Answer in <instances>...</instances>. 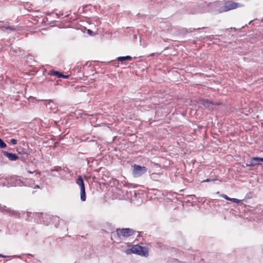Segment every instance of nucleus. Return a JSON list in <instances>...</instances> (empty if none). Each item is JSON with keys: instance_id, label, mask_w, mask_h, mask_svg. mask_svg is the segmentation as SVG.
Wrapping results in <instances>:
<instances>
[{"instance_id": "obj_7", "label": "nucleus", "mask_w": 263, "mask_h": 263, "mask_svg": "<svg viewBox=\"0 0 263 263\" xmlns=\"http://www.w3.org/2000/svg\"><path fill=\"white\" fill-rule=\"evenodd\" d=\"M260 162H263V158L253 157L250 160V164H248L247 165L253 166L260 164Z\"/></svg>"}, {"instance_id": "obj_19", "label": "nucleus", "mask_w": 263, "mask_h": 263, "mask_svg": "<svg viewBox=\"0 0 263 263\" xmlns=\"http://www.w3.org/2000/svg\"><path fill=\"white\" fill-rule=\"evenodd\" d=\"M235 203H239L241 202V200L236 198H233V201Z\"/></svg>"}, {"instance_id": "obj_8", "label": "nucleus", "mask_w": 263, "mask_h": 263, "mask_svg": "<svg viewBox=\"0 0 263 263\" xmlns=\"http://www.w3.org/2000/svg\"><path fill=\"white\" fill-rule=\"evenodd\" d=\"M0 211L3 213H7L10 215H14L15 211L5 205H0Z\"/></svg>"}, {"instance_id": "obj_10", "label": "nucleus", "mask_w": 263, "mask_h": 263, "mask_svg": "<svg viewBox=\"0 0 263 263\" xmlns=\"http://www.w3.org/2000/svg\"><path fill=\"white\" fill-rule=\"evenodd\" d=\"M203 105L208 108L209 109H213V104L211 102H209L208 100H204L203 101Z\"/></svg>"}, {"instance_id": "obj_13", "label": "nucleus", "mask_w": 263, "mask_h": 263, "mask_svg": "<svg viewBox=\"0 0 263 263\" xmlns=\"http://www.w3.org/2000/svg\"><path fill=\"white\" fill-rule=\"evenodd\" d=\"M49 74L57 76L58 78H61L63 76L62 73L53 70L49 71Z\"/></svg>"}, {"instance_id": "obj_20", "label": "nucleus", "mask_w": 263, "mask_h": 263, "mask_svg": "<svg viewBox=\"0 0 263 263\" xmlns=\"http://www.w3.org/2000/svg\"><path fill=\"white\" fill-rule=\"evenodd\" d=\"M214 181V180H210L209 179H206L205 180H203L202 182H210V181Z\"/></svg>"}, {"instance_id": "obj_11", "label": "nucleus", "mask_w": 263, "mask_h": 263, "mask_svg": "<svg viewBox=\"0 0 263 263\" xmlns=\"http://www.w3.org/2000/svg\"><path fill=\"white\" fill-rule=\"evenodd\" d=\"M46 108L54 110L56 109L57 107L56 105L52 101H49L46 104Z\"/></svg>"}, {"instance_id": "obj_16", "label": "nucleus", "mask_w": 263, "mask_h": 263, "mask_svg": "<svg viewBox=\"0 0 263 263\" xmlns=\"http://www.w3.org/2000/svg\"><path fill=\"white\" fill-rule=\"evenodd\" d=\"M6 144L3 141V140L0 138V147L1 148H4L6 147Z\"/></svg>"}, {"instance_id": "obj_9", "label": "nucleus", "mask_w": 263, "mask_h": 263, "mask_svg": "<svg viewBox=\"0 0 263 263\" xmlns=\"http://www.w3.org/2000/svg\"><path fill=\"white\" fill-rule=\"evenodd\" d=\"M26 181L27 183H28L29 186H30V187H33L34 189L40 188L39 185H36L34 187H33V185L34 184V181L32 180L31 179L26 178Z\"/></svg>"}, {"instance_id": "obj_4", "label": "nucleus", "mask_w": 263, "mask_h": 263, "mask_svg": "<svg viewBox=\"0 0 263 263\" xmlns=\"http://www.w3.org/2000/svg\"><path fill=\"white\" fill-rule=\"evenodd\" d=\"M147 168L135 164L133 167V174L134 177H139L144 174L147 171Z\"/></svg>"}, {"instance_id": "obj_22", "label": "nucleus", "mask_w": 263, "mask_h": 263, "mask_svg": "<svg viewBox=\"0 0 263 263\" xmlns=\"http://www.w3.org/2000/svg\"><path fill=\"white\" fill-rule=\"evenodd\" d=\"M0 257H4V258H6V257H7V256L3 255H2V254H0Z\"/></svg>"}, {"instance_id": "obj_18", "label": "nucleus", "mask_w": 263, "mask_h": 263, "mask_svg": "<svg viewBox=\"0 0 263 263\" xmlns=\"http://www.w3.org/2000/svg\"><path fill=\"white\" fill-rule=\"evenodd\" d=\"M220 196L227 200H229V199H230V197H229L227 195L225 194H221Z\"/></svg>"}, {"instance_id": "obj_14", "label": "nucleus", "mask_w": 263, "mask_h": 263, "mask_svg": "<svg viewBox=\"0 0 263 263\" xmlns=\"http://www.w3.org/2000/svg\"><path fill=\"white\" fill-rule=\"evenodd\" d=\"M132 59V58L130 56L127 55L125 57H119L117 58V60L120 62H123L125 60H131Z\"/></svg>"}, {"instance_id": "obj_21", "label": "nucleus", "mask_w": 263, "mask_h": 263, "mask_svg": "<svg viewBox=\"0 0 263 263\" xmlns=\"http://www.w3.org/2000/svg\"><path fill=\"white\" fill-rule=\"evenodd\" d=\"M61 78H65V79H67V78H69V76L68 75L66 76V75L63 74V76H62Z\"/></svg>"}, {"instance_id": "obj_3", "label": "nucleus", "mask_w": 263, "mask_h": 263, "mask_svg": "<svg viewBox=\"0 0 263 263\" xmlns=\"http://www.w3.org/2000/svg\"><path fill=\"white\" fill-rule=\"evenodd\" d=\"M76 183L80 186L81 190V200L85 201L86 199L85 189L83 180L81 176H79L76 181Z\"/></svg>"}, {"instance_id": "obj_23", "label": "nucleus", "mask_w": 263, "mask_h": 263, "mask_svg": "<svg viewBox=\"0 0 263 263\" xmlns=\"http://www.w3.org/2000/svg\"><path fill=\"white\" fill-rule=\"evenodd\" d=\"M233 198H230V199H229V201H233Z\"/></svg>"}, {"instance_id": "obj_17", "label": "nucleus", "mask_w": 263, "mask_h": 263, "mask_svg": "<svg viewBox=\"0 0 263 263\" xmlns=\"http://www.w3.org/2000/svg\"><path fill=\"white\" fill-rule=\"evenodd\" d=\"M10 142L11 144H12L13 145H15L17 143V140L15 139H11L10 140Z\"/></svg>"}, {"instance_id": "obj_6", "label": "nucleus", "mask_w": 263, "mask_h": 263, "mask_svg": "<svg viewBox=\"0 0 263 263\" xmlns=\"http://www.w3.org/2000/svg\"><path fill=\"white\" fill-rule=\"evenodd\" d=\"M2 153L3 155L10 161H16L18 159V157L15 154L4 151H3Z\"/></svg>"}, {"instance_id": "obj_15", "label": "nucleus", "mask_w": 263, "mask_h": 263, "mask_svg": "<svg viewBox=\"0 0 263 263\" xmlns=\"http://www.w3.org/2000/svg\"><path fill=\"white\" fill-rule=\"evenodd\" d=\"M27 173H30V174L34 173V176H35L37 178H39L41 176V172L38 171H36V170H34V171H30V170H27Z\"/></svg>"}, {"instance_id": "obj_5", "label": "nucleus", "mask_w": 263, "mask_h": 263, "mask_svg": "<svg viewBox=\"0 0 263 263\" xmlns=\"http://www.w3.org/2000/svg\"><path fill=\"white\" fill-rule=\"evenodd\" d=\"M117 233L119 237H127L133 234V230L129 228L117 229Z\"/></svg>"}, {"instance_id": "obj_1", "label": "nucleus", "mask_w": 263, "mask_h": 263, "mask_svg": "<svg viewBox=\"0 0 263 263\" xmlns=\"http://www.w3.org/2000/svg\"><path fill=\"white\" fill-rule=\"evenodd\" d=\"M131 252L144 256L148 255L146 249L139 245L134 246L130 249H127L126 251L127 254H129Z\"/></svg>"}, {"instance_id": "obj_12", "label": "nucleus", "mask_w": 263, "mask_h": 263, "mask_svg": "<svg viewBox=\"0 0 263 263\" xmlns=\"http://www.w3.org/2000/svg\"><path fill=\"white\" fill-rule=\"evenodd\" d=\"M0 28L3 31H6V30H9L11 31H14L16 30V28L14 27V26H1L0 25Z\"/></svg>"}, {"instance_id": "obj_2", "label": "nucleus", "mask_w": 263, "mask_h": 263, "mask_svg": "<svg viewBox=\"0 0 263 263\" xmlns=\"http://www.w3.org/2000/svg\"><path fill=\"white\" fill-rule=\"evenodd\" d=\"M239 6L238 3H234L232 1H228L224 3L223 6L219 9V12H226L234 9H235Z\"/></svg>"}, {"instance_id": "obj_24", "label": "nucleus", "mask_w": 263, "mask_h": 263, "mask_svg": "<svg viewBox=\"0 0 263 263\" xmlns=\"http://www.w3.org/2000/svg\"><path fill=\"white\" fill-rule=\"evenodd\" d=\"M190 196H191V197H194V196H195V195H190Z\"/></svg>"}]
</instances>
